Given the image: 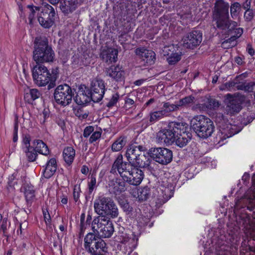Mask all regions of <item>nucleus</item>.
<instances>
[{"instance_id":"obj_1","label":"nucleus","mask_w":255,"mask_h":255,"mask_svg":"<svg viewBox=\"0 0 255 255\" xmlns=\"http://www.w3.org/2000/svg\"><path fill=\"white\" fill-rule=\"evenodd\" d=\"M34 83L38 86H45L48 84V89H51L56 85L55 81L58 77V69H53L51 73L47 68L43 65L37 64L32 70Z\"/></svg>"},{"instance_id":"obj_2","label":"nucleus","mask_w":255,"mask_h":255,"mask_svg":"<svg viewBox=\"0 0 255 255\" xmlns=\"http://www.w3.org/2000/svg\"><path fill=\"white\" fill-rule=\"evenodd\" d=\"M33 58L37 64L53 62L55 53L46 38H36L34 41Z\"/></svg>"},{"instance_id":"obj_3","label":"nucleus","mask_w":255,"mask_h":255,"mask_svg":"<svg viewBox=\"0 0 255 255\" xmlns=\"http://www.w3.org/2000/svg\"><path fill=\"white\" fill-rule=\"evenodd\" d=\"M190 126L197 135L203 138L211 136L215 128L212 120L203 115L194 117L191 120Z\"/></svg>"},{"instance_id":"obj_4","label":"nucleus","mask_w":255,"mask_h":255,"mask_svg":"<svg viewBox=\"0 0 255 255\" xmlns=\"http://www.w3.org/2000/svg\"><path fill=\"white\" fill-rule=\"evenodd\" d=\"M94 208L98 216H110L115 218L119 215L118 207L110 197H99L94 201Z\"/></svg>"},{"instance_id":"obj_5","label":"nucleus","mask_w":255,"mask_h":255,"mask_svg":"<svg viewBox=\"0 0 255 255\" xmlns=\"http://www.w3.org/2000/svg\"><path fill=\"white\" fill-rule=\"evenodd\" d=\"M92 229L94 234H98L101 238H110L114 232L112 221L108 216L94 217L92 223Z\"/></svg>"},{"instance_id":"obj_6","label":"nucleus","mask_w":255,"mask_h":255,"mask_svg":"<svg viewBox=\"0 0 255 255\" xmlns=\"http://www.w3.org/2000/svg\"><path fill=\"white\" fill-rule=\"evenodd\" d=\"M84 247L85 251L91 255H96L105 252L106 244L101 238L89 233L84 238Z\"/></svg>"},{"instance_id":"obj_7","label":"nucleus","mask_w":255,"mask_h":255,"mask_svg":"<svg viewBox=\"0 0 255 255\" xmlns=\"http://www.w3.org/2000/svg\"><path fill=\"white\" fill-rule=\"evenodd\" d=\"M73 95L71 88L67 84L59 85L54 93L55 102L63 107H66L71 103Z\"/></svg>"},{"instance_id":"obj_8","label":"nucleus","mask_w":255,"mask_h":255,"mask_svg":"<svg viewBox=\"0 0 255 255\" xmlns=\"http://www.w3.org/2000/svg\"><path fill=\"white\" fill-rule=\"evenodd\" d=\"M41 12L38 16L39 23L44 28H49L54 23L56 14L54 8L47 3L41 6Z\"/></svg>"},{"instance_id":"obj_9","label":"nucleus","mask_w":255,"mask_h":255,"mask_svg":"<svg viewBox=\"0 0 255 255\" xmlns=\"http://www.w3.org/2000/svg\"><path fill=\"white\" fill-rule=\"evenodd\" d=\"M134 166L132 163L123 162L122 156H119L114 161L110 172L113 174H117V172L122 178L123 180H128V176L129 175L130 172H131Z\"/></svg>"},{"instance_id":"obj_10","label":"nucleus","mask_w":255,"mask_h":255,"mask_svg":"<svg viewBox=\"0 0 255 255\" xmlns=\"http://www.w3.org/2000/svg\"><path fill=\"white\" fill-rule=\"evenodd\" d=\"M149 154L154 161L163 165L167 164L172 160V151L166 148H151L149 150Z\"/></svg>"},{"instance_id":"obj_11","label":"nucleus","mask_w":255,"mask_h":255,"mask_svg":"<svg viewBox=\"0 0 255 255\" xmlns=\"http://www.w3.org/2000/svg\"><path fill=\"white\" fill-rule=\"evenodd\" d=\"M89 91L92 101L94 102H100L103 99L106 91L105 82L101 79H93L91 82Z\"/></svg>"},{"instance_id":"obj_12","label":"nucleus","mask_w":255,"mask_h":255,"mask_svg":"<svg viewBox=\"0 0 255 255\" xmlns=\"http://www.w3.org/2000/svg\"><path fill=\"white\" fill-rule=\"evenodd\" d=\"M184 46L193 49L200 45L202 40V33L200 31L194 30L188 33L183 39Z\"/></svg>"},{"instance_id":"obj_13","label":"nucleus","mask_w":255,"mask_h":255,"mask_svg":"<svg viewBox=\"0 0 255 255\" xmlns=\"http://www.w3.org/2000/svg\"><path fill=\"white\" fill-rule=\"evenodd\" d=\"M174 130L170 128L169 124L166 129L159 131L156 134V141L161 144L171 145L175 140Z\"/></svg>"},{"instance_id":"obj_14","label":"nucleus","mask_w":255,"mask_h":255,"mask_svg":"<svg viewBox=\"0 0 255 255\" xmlns=\"http://www.w3.org/2000/svg\"><path fill=\"white\" fill-rule=\"evenodd\" d=\"M135 52L143 62V65H151L155 63L156 55L153 51L139 47L135 49Z\"/></svg>"},{"instance_id":"obj_15","label":"nucleus","mask_w":255,"mask_h":255,"mask_svg":"<svg viewBox=\"0 0 255 255\" xmlns=\"http://www.w3.org/2000/svg\"><path fill=\"white\" fill-rule=\"evenodd\" d=\"M73 99L79 105H84L92 100L89 89L86 86L82 85L79 87Z\"/></svg>"},{"instance_id":"obj_16","label":"nucleus","mask_w":255,"mask_h":255,"mask_svg":"<svg viewBox=\"0 0 255 255\" xmlns=\"http://www.w3.org/2000/svg\"><path fill=\"white\" fill-rule=\"evenodd\" d=\"M228 103L226 110L228 114L233 115L235 113H239L241 110V101L240 99L233 95L228 94L226 96Z\"/></svg>"},{"instance_id":"obj_17","label":"nucleus","mask_w":255,"mask_h":255,"mask_svg":"<svg viewBox=\"0 0 255 255\" xmlns=\"http://www.w3.org/2000/svg\"><path fill=\"white\" fill-rule=\"evenodd\" d=\"M107 187L111 194L115 195H120L125 190V181L116 178L109 180Z\"/></svg>"},{"instance_id":"obj_18","label":"nucleus","mask_w":255,"mask_h":255,"mask_svg":"<svg viewBox=\"0 0 255 255\" xmlns=\"http://www.w3.org/2000/svg\"><path fill=\"white\" fill-rule=\"evenodd\" d=\"M229 4L223 0H217L215 3L213 17H229Z\"/></svg>"},{"instance_id":"obj_19","label":"nucleus","mask_w":255,"mask_h":255,"mask_svg":"<svg viewBox=\"0 0 255 255\" xmlns=\"http://www.w3.org/2000/svg\"><path fill=\"white\" fill-rule=\"evenodd\" d=\"M129 174V175L128 176V180H125V181L130 185L135 186H137L141 183L144 176L143 171L135 166L133 167Z\"/></svg>"},{"instance_id":"obj_20","label":"nucleus","mask_w":255,"mask_h":255,"mask_svg":"<svg viewBox=\"0 0 255 255\" xmlns=\"http://www.w3.org/2000/svg\"><path fill=\"white\" fill-rule=\"evenodd\" d=\"M108 76L117 82H122L124 80L125 71L119 65L112 66L106 70Z\"/></svg>"},{"instance_id":"obj_21","label":"nucleus","mask_w":255,"mask_h":255,"mask_svg":"<svg viewBox=\"0 0 255 255\" xmlns=\"http://www.w3.org/2000/svg\"><path fill=\"white\" fill-rule=\"evenodd\" d=\"M145 150V147L142 145H130L127 149L126 156L130 163H132L142 152Z\"/></svg>"},{"instance_id":"obj_22","label":"nucleus","mask_w":255,"mask_h":255,"mask_svg":"<svg viewBox=\"0 0 255 255\" xmlns=\"http://www.w3.org/2000/svg\"><path fill=\"white\" fill-rule=\"evenodd\" d=\"M118 51L113 48L104 49L101 53L100 56L107 63H112L117 61Z\"/></svg>"},{"instance_id":"obj_23","label":"nucleus","mask_w":255,"mask_h":255,"mask_svg":"<svg viewBox=\"0 0 255 255\" xmlns=\"http://www.w3.org/2000/svg\"><path fill=\"white\" fill-rule=\"evenodd\" d=\"M81 0H61L60 8L63 12L68 14L73 11Z\"/></svg>"},{"instance_id":"obj_24","label":"nucleus","mask_w":255,"mask_h":255,"mask_svg":"<svg viewBox=\"0 0 255 255\" xmlns=\"http://www.w3.org/2000/svg\"><path fill=\"white\" fill-rule=\"evenodd\" d=\"M57 161L55 158H50L46 163L43 172V176L46 178H50L55 173L57 170Z\"/></svg>"},{"instance_id":"obj_25","label":"nucleus","mask_w":255,"mask_h":255,"mask_svg":"<svg viewBox=\"0 0 255 255\" xmlns=\"http://www.w3.org/2000/svg\"><path fill=\"white\" fill-rule=\"evenodd\" d=\"M213 20L216 22L217 28L222 30L230 29L231 24H233V26L237 25V22L230 21L229 17H213Z\"/></svg>"},{"instance_id":"obj_26","label":"nucleus","mask_w":255,"mask_h":255,"mask_svg":"<svg viewBox=\"0 0 255 255\" xmlns=\"http://www.w3.org/2000/svg\"><path fill=\"white\" fill-rule=\"evenodd\" d=\"M191 137L192 134L190 132L179 133L176 135L174 142L178 146L183 147L190 141Z\"/></svg>"},{"instance_id":"obj_27","label":"nucleus","mask_w":255,"mask_h":255,"mask_svg":"<svg viewBox=\"0 0 255 255\" xmlns=\"http://www.w3.org/2000/svg\"><path fill=\"white\" fill-rule=\"evenodd\" d=\"M41 95V93L38 89H30L24 94V99L27 103L32 104L33 102L38 99Z\"/></svg>"},{"instance_id":"obj_28","label":"nucleus","mask_w":255,"mask_h":255,"mask_svg":"<svg viewBox=\"0 0 255 255\" xmlns=\"http://www.w3.org/2000/svg\"><path fill=\"white\" fill-rule=\"evenodd\" d=\"M75 156V150L73 147H65L63 151V157L64 161L68 165H71Z\"/></svg>"},{"instance_id":"obj_29","label":"nucleus","mask_w":255,"mask_h":255,"mask_svg":"<svg viewBox=\"0 0 255 255\" xmlns=\"http://www.w3.org/2000/svg\"><path fill=\"white\" fill-rule=\"evenodd\" d=\"M170 128L174 130L175 135L183 132H188V125L183 122H171L169 123Z\"/></svg>"},{"instance_id":"obj_30","label":"nucleus","mask_w":255,"mask_h":255,"mask_svg":"<svg viewBox=\"0 0 255 255\" xmlns=\"http://www.w3.org/2000/svg\"><path fill=\"white\" fill-rule=\"evenodd\" d=\"M34 149L40 154L48 155L50 151L47 145L41 140L37 139L34 141Z\"/></svg>"},{"instance_id":"obj_31","label":"nucleus","mask_w":255,"mask_h":255,"mask_svg":"<svg viewBox=\"0 0 255 255\" xmlns=\"http://www.w3.org/2000/svg\"><path fill=\"white\" fill-rule=\"evenodd\" d=\"M149 163L150 161L148 157L142 154V152L132 163L134 166L140 168L146 167L149 165Z\"/></svg>"},{"instance_id":"obj_32","label":"nucleus","mask_w":255,"mask_h":255,"mask_svg":"<svg viewBox=\"0 0 255 255\" xmlns=\"http://www.w3.org/2000/svg\"><path fill=\"white\" fill-rule=\"evenodd\" d=\"M24 196L27 206H30L35 198V190L32 186L27 185L25 187Z\"/></svg>"},{"instance_id":"obj_33","label":"nucleus","mask_w":255,"mask_h":255,"mask_svg":"<svg viewBox=\"0 0 255 255\" xmlns=\"http://www.w3.org/2000/svg\"><path fill=\"white\" fill-rule=\"evenodd\" d=\"M164 117H165V112L164 111H162L161 110L157 111L151 112L149 114L148 123L150 125L153 124Z\"/></svg>"},{"instance_id":"obj_34","label":"nucleus","mask_w":255,"mask_h":255,"mask_svg":"<svg viewBox=\"0 0 255 255\" xmlns=\"http://www.w3.org/2000/svg\"><path fill=\"white\" fill-rule=\"evenodd\" d=\"M252 183L254 187V190L255 192V174L252 177ZM247 202L249 203L247 208L250 210L253 211L255 209V193L250 196H248V194L246 195Z\"/></svg>"},{"instance_id":"obj_35","label":"nucleus","mask_w":255,"mask_h":255,"mask_svg":"<svg viewBox=\"0 0 255 255\" xmlns=\"http://www.w3.org/2000/svg\"><path fill=\"white\" fill-rule=\"evenodd\" d=\"M127 143L126 138L120 137L112 144V150L114 152L120 151Z\"/></svg>"},{"instance_id":"obj_36","label":"nucleus","mask_w":255,"mask_h":255,"mask_svg":"<svg viewBox=\"0 0 255 255\" xmlns=\"http://www.w3.org/2000/svg\"><path fill=\"white\" fill-rule=\"evenodd\" d=\"M177 102L175 104H170L169 102L163 103L162 111L165 112V116H166L169 113L179 110Z\"/></svg>"},{"instance_id":"obj_37","label":"nucleus","mask_w":255,"mask_h":255,"mask_svg":"<svg viewBox=\"0 0 255 255\" xmlns=\"http://www.w3.org/2000/svg\"><path fill=\"white\" fill-rule=\"evenodd\" d=\"M137 197L140 201L147 200L150 195V189L149 187L145 186L138 190Z\"/></svg>"},{"instance_id":"obj_38","label":"nucleus","mask_w":255,"mask_h":255,"mask_svg":"<svg viewBox=\"0 0 255 255\" xmlns=\"http://www.w3.org/2000/svg\"><path fill=\"white\" fill-rule=\"evenodd\" d=\"M195 100V97L192 95L186 96L177 102L178 107H186L193 103Z\"/></svg>"},{"instance_id":"obj_39","label":"nucleus","mask_w":255,"mask_h":255,"mask_svg":"<svg viewBox=\"0 0 255 255\" xmlns=\"http://www.w3.org/2000/svg\"><path fill=\"white\" fill-rule=\"evenodd\" d=\"M23 151L25 153L26 156L29 162L34 161L37 156V152L34 148L30 147L27 149H24Z\"/></svg>"},{"instance_id":"obj_40","label":"nucleus","mask_w":255,"mask_h":255,"mask_svg":"<svg viewBox=\"0 0 255 255\" xmlns=\"http://www.w3.org/2000/svg\"><path fill=\"white\" fill-rule=\"evenodd\" d=\"M237 37L235 36H231L230 38L224 41L222 43V47L224 48H232L237 44Z\"/></svg>"},{"instance_id":"obj_41","label":"nucleus","mask_w":255,"mask_h":255,"mask_svg":"<svg viewBox=\"0 0 255 255\" xmlns=\"http://www.w3.org/2000/svg\"><path fill=\"white\" fill-rule=\"evenodd\" d=\"M236 84V79L233 81H229L219 87L221 91H232L235 90V86Z\"/></svg>"},{"instance_id":"obj_42","label":"nucleus","mask_w":255,"mask_h":255,"mask_svg":"<svg viewBox=\"0 0 255 255\" xmlns=\"http://www.w3.org/2000/svg\"><path fill=\"white\" fill-rule=\"evenodd\" d=\"M241 5L238 2L232 3L230 7L231 16L235 19L238 16V12L240 10Z\"/></svg>"},{"instance_id":"obj_43","label":"nucleus","mask_w":255,"mask_h":255,"mask_svg":"<svg viewBox=\"0 0 255 255\" xmlns=\"http://www.w3.org/2000/svg\"><path fill=\"white\" fill-rule=\"evenodd\" d=\"M28 7L30 9V13L28 16V19L29 21V24H32V20L34 19L35 16L36 15V11H40L41 12V7H37V6H33L31 5H28Z\"/></svg>"},{"instance_id":"obj_44","label":"nucleus","mask_w":255,"mask_h":255,"mask_svg":"<svg viewBox=\"0 0 255 255\" xmlns=\"http://www.w3.org/2000/svg\"><path fill=\"white\" fill-rule=\"evenodd\" d=\"M120 98V95L117 92H114L112 97L109 99V102L106 104V106L111 108L116 105Z\"/></svg>"},{"instance_id":"obj_45","label":"nucleus","mask_w":255,"mask_h":255,"mask_svg":"<svg viewBox=\"0 0 255 255\" xmlns=\"http://www.w3.org/2000/svg\"><path fill=\"white\" fill-rule=\"evenodd\" d=\"M169 55L167 60L169 64L172 65L175 64L179 61L181 59V55L178 53H171V54L168 53Z\"/></svg>"},{"instance_id":"obj_46","label":"nucleus","mask_w":255,"mask_h":255,"mask_svg":"<svg viewBox=\"0 0 255 255\" xmlns=\"http://www.w3.org/2000/svg\"><path fill=\"white\" fill-rule=\"evenodd\" d=\"M81 192L80 185L78 184L75 185L73 189V196L75 202L79 201Z\"/></svg>"},{"instance_id":"obj_47","label":"nucleus","mask_w":255,"mask_h":255,"mask_svg":"<svg viewBox=\"0 0 255 255\" xmlns=\"http://www.w3.org/2000/svg\"><path fill=\"white\" fill-rule=\"evenodd\" d=\"M74 113L75 116L80 120L85 119L88 116V113L81 108H79L75 110Z\"/></svg>"},{"instance_id":"obj_48","label":"nucleus","mask_w":255,"mask_h":255,"mask_svg":"<svg viewBox=\"0 0 255 255\" xmlns=\"http://www.w3.org/2000/svg\"><path fill=\"white\" fill-rule=\"evenodd\" d=\"M102 132L99 131H95L93 132L89 138V142L92 143L100 139Z\"/></svg>"},{"instance_id":"obj_49","label":"nucleus","mask_w":255,"mask_h":255,"mask_svg":"<svg viewBox=\"0 0 255 255\" xmlns=\"http://www.w3.org/2000/svg\"><path fill=\"white\" fill-rule=\"evenodd\" d=\"M163 197L165 201L168 200L173 196V192L168 188H165L163 190Z\"/></svg>"},{"instance_id":"obj_50","label":"nucleus","mask_w":255,"mask_h":255,"mask_svg":"<svg viewBox=\"0 0 255 255\" xmlns=\"http://www.w3.org/2000/svg\"><path fill=\"white\" fill-rule=\"evenodd\" d=\"M254 13L253 9L246 10L244 13V18L246 21H251L254 18Z\"/></svg>"},{"instance_id":"obj_51","label":"nucleus","mask_w":255,"mask_h":255,"mask_svg":"<svg viewBox=\"0 0 255 255\" xmlns=\"http://www.w3.org/2000/svg\"><path fill=\"white\" fill-rule=\"evenodd\" d=\"M30 136L29 134H26L23 136L22 143L24 145L23 149L31 147L30 146Z\"/></svg>"},{"instance_id":"obj_52","label":"nucleus","mask_w":255,"mask_h":255,"mask_svg":"<svg viewBox=\"0 0 255 255\" xmlns=\"http://www.w3.org/2000/svg\"><path fill=\"white\" fill-rule=\"evenodd\" d=\"M119 203L124 211L129 212L131 211V208L130 207L129 204L127 202V201L124 200H121L119 201Z\"/></svg>"},{"instance_id":"obj_53","label":"nucleus","mask_w":255,"mask_h":255,"mask_svg":"<svg viewBox=\"0 0 255 255\" xmlns=\"http://www.w3.org/2000/svg\"><path fill=\"white\" fill-rule=\"evenodd\" d=\"M94 130V127L91 126L86 127L83 132V136L84 137H88L92 134Z\"/></svg>"},{"instance_id":"obj_54","label":"nucleus","mask_w":255,"mask_h":255,"mask_svg":"<svg viewBox=\"0 0 255 255\" xmlns=\"http://www.w3.org/2000/svg\"><path fill=\"white\" fill-rule=\"evenodd\" d=\"M96 177L92 175L90 182L88 183L89 190L90 193H92L96 186Z\"/></svg>"},{"instance_id":"obj_55","label":"nucleus","mask_w":255,"mask_h":255,"mask_svg":"<svg viewBox=\"0 0 255 255\" xmlns=\"http://www.w3.org/2000/svg\"><path fill=\"white\" fill-rule=\"evenodd\" d=\"M208 108L210 109H214L215 108L219 107L220 104L219 102L214 99H210L208 100Z\"/></svg>"},{"instance_id":"obj_56","label":"nucleus","mask_w":255,"mask_h":255,"mask_svg":"<svg viewBox=\"0 0 255 255\" xmlns=\"http://www.w3.org/2000/svg\"><path fill=\"white\" fill-rule=\"evenodd\" d=\"M255 85V83L253 82L245 83L244 91L248 92H253Z\"/></svg>"},{"instance_id":"obj_57","label":"nucleus","mask_w":255,"mask_h":255,"mask_svg":"<svg viewBox=\"0 0 255 255\" xmlns=\"http://www.w3.org/2000/svg\"><path fill=\"white\" fill-rule=\"evenodd\" d=\"M40 116L41 117L43 118V120H41V124H44L47 119H48L49 118V112L48 111H46V110H44L43 112H42V114L41 115H40Z\"/></svg>"},{"instance_id":"obj_58","label":"nucleus","mask_w":255,"mask_h":255,"mask_svg":"<svg viewBox=\"0 0 255 255\" xmlns=\"http://www.w3.org/2000/svg\"><path fill=\"white\" fill-rule=\"evenodd\" d=\"M251 0H246V1L242 4L243 8L246 10L252 9L251 6Z\"/></svg>"},{"instance_id":"obj_59","label":"nucleus","mask_w":255,"mask_h":255,"mask_svg":"<svg viewBox=\"0 0 255 255\" xmlns=\"http://www.w3.org/2000/svg\"><path fill=\"white\" fill-rule=\"evenodd\" d=\"M43 214L46 222H50L51 221L50 215L47 209H43Z\"/></svg>"},{"instance_id":"obj_60","label":"nucleus","mask_w":255,"mask_h":255,"mask_svg":"<svg viewBox=\"0 0 255 255\" xmlns=\"http://www.w3.org/2000/svg\"><path fill=\"white\" fill-rule=\"evenodd\" d=\"M85 213H82L80 216V226L81 229L82 230L86 229V225L85 224Z\"/></svg>"},{"instance_id":"obj_61","label":"nucleus","mask_w":255,"mask_h":255,"mask_svg":"<svg viewBox=\"0 0 255 255\" xmlns=\"http://www.w3.org/2000/svg\"><path fill=\"white\" fill-rule=\"evenodd\" d=\"M245 88V83L238 82L236 80V84L235 86V90H244Z\"/></svg>"},{"instance_id":"obj_62","label":"nucleus","mask_w":255,"mask_h":255,"mask_svg":"<svg viewBox=\"0 0 255 255\" xmlns=\"http://www.w3.org/2000/svg\"><path fill=\"white\" fill-rule=\"evenodd\" d=\"M17 130H18V124H15V126H14V132L13 137V141L14 142H16L18 139Z\"/></svg>"},{"instance_id":"obj_63","label":"nucleus","mask_w":255,"mask_h":255,"mask_svg":"<svg viewBox=\"0 0 255 255\" xmlns=\"http://www.w3.org/2000/svg\"><path fill=\"white\" fill-rule=\"evenodd\" d=\"M235 133H229V134H227L226 133V131H222L221 132V134L222 135H223V136L222 137H221V138L222 139V140H224V139H226L227 138H228V137H231L232 135H234Z\"/></svg>"},{"instance_id":"obj_64","label":"nucleus","mask_w":255,"mask_h":255,"mask_svg":"<svg viewBox=\"0 0 255 255\" xmlns=\"http://www.w3.org/2000/svg\"><path fill=\"white\" fill-rule=\"evenodd\" d=\"M247 51H248V53L251 56L254 55L255 53V51L254 49L253 48L252 46L250 44H248L247 45Z\"/></svg>"}]
</instances>
